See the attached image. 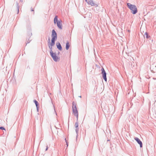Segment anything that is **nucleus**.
I'll return each mask as SVG.
<instances>
[{
    "label": "nucleus",
    "instance_id": "5",
    "mask_svg": "<svg viewBox=\"0 0 156 156\" xmlns=\"http://www.w3.org/2000/svg\"><path fill=\"white\" fill-rule=\"evenodd\" d=\"M101 73L103 75V77L104 79V80H105V81H107V78H106V73L104 69L103 68H102L101 69Z\"/></svg>",
    "mask_w": 156,
    "mask_h": 156
},
{
    "label": "nucleus",
    "instance_id": "14",
    "mask_svg": "<svg viewBox=\"0 0 156 156\" xmlns=\"http://www.w3.org/2000/svg\"><path fill=\"white\" fill-rule=\"evenodd\" d=\"M145 34L146 35L147 38H148L150 37V36H148L147 33V32L145 33Z\"/></svg>",
    "mask_w": 156,
    "mask_h": 156
},
{
    "label": "nucleus",
    "instance_id": "3",
    "mask_svg": "<svg viewBox=\"0 0 156 156\" xmlns=\"http://www.w3.org/2000/svg\"><path fill=\"white\" fill-rule=\"evenodd\" d=\"M50 53L51 56L53 60L55 61H57L59 59V58L58 57L56 56V54L55 53H53L52 51V50H51L50 51Z\"/></svg>",
    "mask_w": 156,
    "mask_h": 156
},
{
    "label": "nucleus",
    "instance_id": "18",
    "mask_svg": "<svg viewBox=\"0 0 156 156\" xmlns=\"http://www.w3.org/2000/svg\"><path fill=\"white\" fill-rule=\"evenodd\" d=\"M48 148H47L46 149V150H47Z\"/></svg>",
    "mask_w": 156,
    "mask_h": 156
},
{
    "label": "nucleus",
    "instance_id": "9",
    "mask_svg": "<svg viewBox=\"0 0 156 156\" xmlns=\"http://www.w3.org/2000/svg\"><path fill=\"white\" fill-rule=\"evenodd\" d=\"M62 21H57V25L58 27L60 29H62V25L61 23Z\"/></svg>",
    "mask_w": 156,
    "mask_h": 156
},
{
    "label": "nucleus",
    "instance_id": "2",
    "mask_svg": "<svg viewBox=\"0 0 156 156\" xmlns=\"http://www.w3.org/2000/svg\"><path fill=\"white\" fill-rule=\"evenodd\" d=\"M72 108L73 113L74 115L76 117L77 119L78 116V114L76 106V105L74 104V102H73L72 103Z\"/></svg>",
    "mask_w": 156,
    "mask_h": 156
},
{
    "label": "nucleus",
    "instance_id": "17",
    "mask_svg": "<svg viewBox=\"0 0 156 156\" xmlns=\"http://www.w3.org/2000/svg\"><path fill=\"white\" fill-rule=\"evenodd\" d=\"M48 42H49V43H50V39H48Z\"/></svg>",
    "mask_w": 156,
    "mask_h": 156
},
{
    "label": "nucleus",
    "instance_id": "1",
    "mask_svg": "<svg viewBox=\"0 0 156 156\" xmlns=\"http://www.w3.org/2000/svg\"><path fill=\"white\" fill-rule=\"evenodd\" d=\"M127 6L131 11V12L133 14H135L137 12V10L136 6L134 5L131 4L130 3H128Z\"/></svg>",
    "mask_w": 156,
    "mask_h": 156
},
{
    "label": "nucleus",
    "instance_id": "8",
    "mask_svg": "<svg viewBox=\"0 0 156 156\" xmlns=\"http://www.w3.org/2000/svg\"><path fill=\"white\" fill-rule=\"evenodd\" d=\"M55 40H53V39H51V42L50 44L49 45V47L50 48V49L51 50H52V46H53L55 44Z\"/></svg>",
    "mask_w": 156,
    "mask_h": 156
},
{
    "label": "nucleus",
    "instance_id": "6",
    "mask_svg": "<svg viewBox=\"0 0 156 156\" xmlns=\"http://www.w3.org/2000/svg\"><path fill=\"white\" fill-rule=\"evenodd\" d=\"M134 139L135 140L137 141V143L140 144V147H143V144L142 142L140 141V140L137 137H135Z\"/></svg>",
    "mask_w": 156,
    "mask_h": 156
},
{
    "label": "nucleus",
    "instance_id": "16",
    "mask_svg": "<svg viewBox=\"0 0 156 156\" xmlns=\"http://www.w3.org/2000/svg\"><path fill=\"white\" fill-rule=\"evenodd\" d=\"M75 126L76 127H77L78 126V124L77 123H76L75 124Z\"/></svg>",
    "mask_w": 156,
    "mask_h": 156
},
{
    "label": "nucleus",
    "instance_id": "13",
    "mask_svg": "<svg viewBox=\"0 0 156 156\" xmlns=\"http://www.w3.org/2000/svg\"><path fill=\"white\" fill-rule=\"evenodd\" d=\"M34 102L35 103V104H36V106H37V105H38V102H37L36 101L34 100Z\"/></svg>",
    "mask_w": 156,
    "mask_h": 156
},
{
    "label": "nucleus",
    "instance_id": "15",
    "mask_svg": "<svg viewBox=\"0 0 156 156\" xmlns=\"http://www.w3.org/2000/svg\"><path fill=\"white\" fill-rule=\"evenodd\" d=\"M0 129H1L2 130H5V129L3 127H0Z\"/></svg>",
    "mask_w": 156,
    "mask_h": 156
},
{
    "label": "nucleus",
    "instance_id": "11",
    "mask_svg": "<svg viewBox=\"0 0 156 156\" xmlns=\"http://www.w3.org/2000/svg\"><path fill=\"white\" fill-rule=\"evenodd\" d=\"M70 47V44L68 42H67L66 44V49L68 50Z\"/></svg>",
    "mask_w": 156,
    "mask_h": 156
},
{
    "label": "nucleus",
    "instance_id": "12",
    "mask_svg": "<svg viewBox=\"0 0 156 156\" xmlns=\"http://www.w3.org/2000/svg\"><path fill=\"white\" fill-rule=\"evenodd\" d=\"M58 21L57 20V16H56L54 18V23L55 24L56 23H57V21Z\"/></svg>",
    "mask_w": 156,
    "mask_h": 156
},
{
    "label": "nucleus",
    "instance_id": "7",
    "mask_svg": "<svg viewBox=\"0 0 156 156\" xmlns=\"http://www.w3.org/2000/svg\"><path fill=\"white\" fill-rule=\"evenodd\" d=\"M85 1L89 5H90L91 6H94L95 5V3L92 0H89L88 1L87 0H85Z\"/></svg>",
    "mask_w": 156,
    "mask_h": 156
},
{
    "label": "nucleus",
    "instance_id": "10",
    "mask_svg": "<svg viewBox=\"0 0 156 156\" xmlns=\"http://www.w3.org/2000/svg\"><path fill=\"white\" fill-rule=\"evenodd\" d=\"M57 48L60 50H61L62 49V48L60 44L58 43L57 44Z\"/></svg>",
    "mask_w": 156,
    "mask_h": 156
},
{
    "label": "nucleus",
    "instance_id": "4",
    "mask_svg": "<svg viewBox=\"0 0 156 156\" xmlns=\"http://www.w3.org/2000/svg\"><path fill=\"white\" fill-rule=\"evenodd\" d=\"M51 37L52 39L56 40L57 38V34L54 30L52 31Z\"/></svg>",
    "mask_w": 156,
    "mask_h": 156
}]
</instances>
